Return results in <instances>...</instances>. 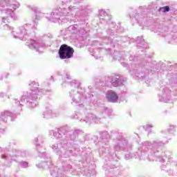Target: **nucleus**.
Returning <instances> with one entry per match:
<instances>
[{
  "label": "nucleus",
  "mask_w": 177,
  "mask_h": 177,
  "mask_svg": "<svg viewBox=\"0 0 177 177\" xmlns=\"http://www.w3.org/2000/svg\"><path fill=\"white\" fill-rule=\"evenodd\" d=\"M19 165L21 168H28V162L21 161L19 162Z\"/></svg>",
  "instance_id": "c85d7f7f"
},
{
  "label": "nucleus",
  "mask_w": 177,
  "mask_h": 177,
  "mask_svg": "<svg viewBox=\"0 0 177 177\" xmlns=\"http://www.w3.org/2000/svg\"><path fill=\"white\" fill-rule=\"evenodd\" d=\"M63 80L65 82H70V80H71V76L69 74H66L65 76L63 77Z\"/></svg>",
  "instance_id": "7c9ffc66"
},
{
  "label": "nucleus",
  "mask_w": 177,
  "mask_h": 177,
  "mask_svg": "<svg viewBox=\"0 0 177 177\" xmlns=\"http://www.w3.org/2000/svg\"><path fill=\"white\" fill-rule=\"evenodd\" d=\"M131 19H135L138 23V24H142L143 21L146 20V15L142 14V12H138V14L136 12L130 15Z\"/></svg>",
  "instance_id": "4be33fe9"
},
{
  "label": "nucleus",
  "mask_w": 177,
  "mask_h": 177,
  "mask_svg": "<svg viewBox=\"0 0 177 177\" xmlns=\"http://www.w3.org/2000/svg\"><path fill=\"white\" fill-rule=\"evenodd\" d=\"M74 117L75 120H78L80 122L88 124V125L100 122V118L93 113H87L86 115H84L81 113H77Z\"/></svg>",
  "instance_id": "1a4fd4ad"
},
{
  "label": "nucleus",
  "mask_w": 177,
  "mask_h": 177,
  "mask_svg": "<svg viewBox=\"0 0 177 177\" xmlns=\"http://www.w3.org/2000/svg\"><path fill=\"white\" fill-rule=\"evenodd\" d=\"M77 145L71 142L61 141L59 143H54L51 145V149L57 156H59V160L63 158H70L71 156L75 154Z\"/></svg>",
  "instance_id": "423d86ee"
},
{
  "label": "nucleus",
  "mask_w": 177,
  "mask_h": 177,
  "mask_svg": "<svg viewBox=\"0 0 177 177\" xmlns=\"http://www.w3.org/2000/svg\"><path fill=\"white\" fill-rule=\"evenodd\" d=\"M99 18L102 24H108L111 28L115 27V23L111 21V16L109 15L106 10H99Z\"/></svg>",
  "instance_id": "4468645a"
},
{
  "label": "nucleus",
  "mask_w": 177,
  "mask_h": 177,
  "mask_svg": "<svg viewBox=\"0 0 177 177\" xmlns=\"http://www.w3.org/2000/svg\"><path fill=\"white\" fill-rule=\"evenodd\" d=\"M111 82L113 86H121L124 84V77L120 75L113 76Z\"/></svg>",
  "instance_id": "5701e85b"
},
{
  "label": "nucleus",
  "mask_w": 177,
  "mask_h": 177,
  "mask_svg": "<svg viewBox=\"0 0 177 177\" xmlns=\"http://www.w3.org/2000/svg\"><path fill=\"white\" fill-rule=\"evenodd\" d=\"M171 90L168 87H163L160 90V93L159 94V102H164L165 103H168L171 102Z\"/></svg>",
  "instance_id": "f3484780"
},
{
  "label": "nucleus",
  "mask_w": 177,
  "mask_h": 177,
  "mask_svg": "<svg viewBox=\"0 0 177 177\" xmlns=\"http://www.w3.org/2000/svg\"><path fill=\"white\" fill-rule=\"evenodd\" d=\"M8 75H9V73H8V74L6 75V78H8Z\"/></svg>",
  "instance_id": "c9c22d12"
},
{
  "label": "nucleus",
  "mask_w": 177,
  "mask_h": 177,
  "mask_svg": "<svg viewBox=\"0 0 177 177\" xmlns=\"http://www.w3.org/2000/svg\"><path fill=\"white\" fill-rule=\"evenodd\" d=\"M28 85L30 90L21 95L20 101L15 100V104L18 106L19 110H21V107H23L24 104L29 109L37 107L38 105L37 100H38L42 95H46V92H50V88H49L50 84L49 83L43 84L44 88L37 87L39 86V85L35 81H30Z\"/></svg>",
  "instance_id": "20e7f679"
},
{
  "label": "nucleus",
  "mask_w": 177,
  "mask_h": 177,
  "mask_svg": "<svg viewBox=\"0 0 177 177\" xmlns=\"http://www.w3.org/2000/svg\"><path fill=\"white\" fill-rule=\"evenodd\" d=\"M171 68H174V71L167 74V79L169 85L174 86V85L177 84V65L171 66Z\"/></svg>",
  "instance_id": "a211bd4d"
},
{
  "label": "nucleus",
  "mask_w": 177,
  "mask_h": 177,
  "mask_svg": "<svg viewBox=\"0 0 177 177\" xmlns=\"http://www.w3.org/2000/svg\"><path fill=\"white\" fill-rule=\"evenodd\" d=\"M71 91L69 92V96L71 100V104L73 106H79L84 107L86 104V102H92L93 95L88 94L82 91L81 84L76 80L71 82Z\"/></svg>",
  "instance_id": "39448f33"
},
{
  "label": "nucleus",
  "mask_w": 177,
  "mask_h": 177,
  "mask_svg": "<svg viewBox=\"0 0 177 177\" xmlns=\"http://www.w3.org/2000/svg\"><path fill=\"white\" fill-rule=\"evenodd\" d=\"M173 39H175V38L173 37Z\"/></svg>",
  "instance_id": "ea45409f"
},
{
  "label": "nucleus",
  "mask_w": 177,
  "mask_h": 177,
  "mask_svg": "<svg viewBox=\"0 0 177 177\" xmlns=\"http://www.w3.org/2000/svg\"><path fill=\"white\" fill-rule=\"evenodd\" d=\"M59 115V112L56 111H53L52 107H48L46 109V111L43 112L44 118H55V117H57Z\"/></svg>",
  "instance_id": "aec40b11"
},
{
  "label": "nucleus",
  "mask_w": 177,
  "mask_h": 177,
  "mask_svg": "<svg viewBox=\"0 0 177 177\" xmlns=\"http://www.w3.org/2000/svg\"><path fill=\"white\" fill-rule=\"evenodd\" d=\"M0 177H6V176L0 175Z\"/></svg>",
  "instance_id": "4c0bfd02"
},
{
  "label": "nucleus",
  "mask_w": 177,
  "mask_h": 177,
  "mask_svg": "<svg viewBox=\"0 0 177 177\" xmlns=\"http://www.w3.org/2000/svg\"><path fill=\"white\" fill-rule=\"evenodd\" d=\"M117 168L115 165L109 166L108 164L103 166V169L106 171V174L109 172H113L112 169H115Z\"/></svg>",
  "instance_id": "a878e982"
},
{
  "label": "nucleus",
  "mask_w": 177,
  "mask_h": 177,
  "mask_svg": "<svg viewBox=\"0 0 177 177\" xmlns=\"http://www.w3.org/2000/svg\"><path fill=\"white\" fill-rule=\"evenodd\" d=\"M35 145L37 147V151H39V156L41 157L42 162H48L49 165L52 163V159L46 156L45 153V149L41 146V143H44L42 136H39L37 138L34 140Z\"/></svg>",
  "instance_id": "9b49d317"
},
{
  "label": "nucleus",
  "mask_w": 177,
  "mask_h": 177,
  "mask_svg": "<svg viewBox=\"0 0 177 177\" xmlns=\"http://www.w3.org/2000/svg\"><path fill=\"white\" fill-rule=\"evenodd\" d=\"M68 133L67 135L69 136L68 139H69L70 142L71 140H75V139H77V135H81L82 130L75 129L73 132H68Z\"/></svg>",
  "instance_id": "b1692460"
},
{
  "label": "nucleus",
  "mask_w": 177,
  "mask_h": 177,
  "mask_svg": "<svg viewBox=\"0 0 177 177\" xmlns=\"http://www.w3.org/2000/svg\"><path fill=\"white\" fill-rule=\"evenodd\" d=\"M71 6L68 8H57L53 10L49 17L45 16V13L41 12V10L37 6H28V8L35 12V20H39L42 17H46L53 23H71L75 21L80 16H86L88 10L80 8V3L71 1Z\"/></svg>",
  "instance_id": "7ed1b4c3"
},
{
  "label": "nucleus",
  "mask_w": 177,
  "mask_h": 177,
  "mask_svg": "<svg viewBox=\"0 0 177 177\" xmlns=\"http://www.w3.org/2000/svg\"><path fill=\"white\" fill-rule=\"evenodd\" d=\"M37 26L38 22L32 21L16 29L8 24H5L3 27L4 30L10 31L11 35L16 39L27 41L26 46L30 48V49L36 50L39 53H42L46 46H50V42H52L53 36L50 33H48L42 37V40L32 39L31 37H34Z\"/></svg>",
  "instance_id": "f03ea898"
},
{
  "label": "nucleus",
  "mask_w": 177,
  "mask_h": 177,
  "mask_svg": "<svg viewBox=\"0 0 177 177\" xmlns=\"http://www.w3.org/2000/svg\"><path fill=\"white\" fill-rule=\"evenodd\" d=\"M10 120V121H14L15 118H16V114L12 113V112L9 111H6L1 113L0 115V122H8V120Z\"/></svg>",
  "instance_id": "6ab92c4d"
},
{
  "label": "nucleus",
  "mask_w": 177,
  "mask_h": 177,
  "mask_svg": "<svg viewBox=\"0 0 177 177\" xmlns=\"http://www.w3.org/2000/svg\"><path fill=\"white\" fill-rule=\"evenodd\" d=\"M106 97L108 102L111 103H117L118 101V95L114 91H109L106 93Z\"/></svg>",
  "instance_id": "412c9836"
},
{
  "label": "nucleus",
  "mask_w": 177,
  "mask_h": 177,
  "mask_svg": "<svg viewBox=\"0 0 177 177\" xmlns=\"http://www.w3.org/2000/svg\"><path fill=\"white\" fill-rule=\"evenodd\" d=\"M140 64H133V70L130 71L131 74H136L138 78L146 80V77L149 74H153L154 71H156V68L151 67L150 69H147L145 71H143L142 72H140L139 70H140Z\"/></svg>",
  "instance_id": "f8f14e48"
},
{
  "label": "nucleus",
  "mask_w": 177,
  "mask_h": 177,
  "mask_svg": "<svg viewBox=\"0 0 177 177\" xmlns=\"http://www.w3.org/2000/svg\"><path fill=\"white\" fill-rule=\"evenodd\" d=\"M20 8V3L16 0H0V15L2 17L3 23H9L10 19H13L15 11Z\"/></svg>",
  "instance_id": "0eeeda50"
},
{
  "label": "nucleus",
  "mask_w": 177,
  "mask_h": 177,
  "mask_svg": "<svg viewBox=\"0 0 177 177\" xmlns=\"http://www.w3.org/2000/svg\"><path fill=\"white\" fill-rule=\"evenodd\" d=\"M68 31L71 34H75L77 37H82L86 34V30L82 25L75 24L71 25L68 28Z\"/></svg>",
  "instance_id": "dca6fc26"
},
{
  "label": "nucleus",
  "mask_w": 177,
  "mask_h": 177,
  "mask_svg": "<svg viewBox=\"0 0 177 177\" xmlns=\"http://www.w3.org/2000/svg\"><path fill=\"white\" fill-rule=\"evenodd\" d=\"M106 39H108V40L110 39V37H106Z\"/></svg>",
  "instance_id": "e433bc0d"
},
{
  "label": "nucleus",
  "mask_w": 177,
  "mask_h": 177,
  "mask_svg": "<svg viewBox=\"0 0 177 177\" xmlns=\"http://www.w3.org/2000/svg\"><path fill=\"white\" fill-rule=\"evenodd\" d=\"M111 45H113V41L112 42H110Z\"/></svg>",
  "instance_id": "58836bf2"
},
{
  "label": "nucleus",
  "mask_w": 177,
  "mask_h": 177,
  "mask_svg": "<svg viewBox=\"0 0 177 177\" xmlns=\"http://www.w3.org/2000/svg\"><path fill=\"white\" fill-rule=\"evenodd\" d=\"M0 97H5V93H3V92L0 93Z\"/></svg>",
  "instance_id": "473e14b6"
},
{
  "label": "nucleus",
  "mask_w": 177,
  "mask_h": 177,
  "mask_svg": "<svg viewBox=\"0 0 177 177\" xmlns=\"http://www.w3.org/2000/svg\"><path fill=\"white\" fill-rule=\"evenodd\" d=\"M58 53L62 59H71L74 56V48L67 44H62Z\"/></svg>",
  "instance_id": "ddd939ff"
},
{
  "label": "nucleus",
  "mask_w": 177,
  "mask_h": 177,
  "mask_svg": "<svg viewBox=\"0 0 177 177\" xmlns=\"http://www.w3.org/2000/svg\"><path fill=\"white\" fill-rule=\"evenodd\" d=\"M133 62H136V57H134V58L133 59Z\"/></svg>",
  "instance_id": "72a5a7b5"
},
{
  "label": "nucleus",
  "mask_w": 177,
  "mask_h": 177,
  "mask_svg": "<svg viewBox=\"0 0 177 177\" xmlns=\"http://www.w3.org/2000/svg\"><path fill=\"white\" fill-rule=\"evenodd\" d=\"M136 42L138 45H143L145 44V39L142 37H138Z\"/></svg>",
  "instance_id": "cd10ccee"
},
{
  "label": "nucleus",
  "mask_w": 177,
  "mask_h": 177,
  "mask_svg": "<svg viewBox=\"0 0 177 177\" xmlns=\"http://www.w3.org/2000/svg\"><path fill=\"white\" fill-rule=\"evenodd\" d=\"M23 157L26 158L27 157V151H17V150H13L8 151V153H5L4 155L1 156V158H3L4 160H7L8 161H13L16 160V157Z\"/></svg>",
  "instance_id": "2eb2a0df"
},
{
  "label": "nucleus",
  "mask_w": 177,
  "mask_h": 177,
  "mask_svg": "<svg viewBox=\"0 0 177 177\" xmlns=\"http://www.w3.org/2000/svg\"><path fill=\"white\" fill-rule=\"evenodd\" d=\"M136 136L139 139V136L138 134H136Z\"/></svg>",
  "instance_id": "f704fd0d"
},
{
  "label": "nucleus",
  "mask_w": 177,
  "mask_h": 177,
  "mask_svg": "<svg viewBox=\"0 0 177 177\" xmlns=\"http://www.w3.org/2000/svg\"><path fill=\"white\" fill-rule=\"evenodd\" d=\"M109 139L110 134H109V132H100L98 153L100 156L106 162L118 161L120 158L117 156L115 151H125V160L139 158L140 160H148V161H159V162L163 163L162 169H164L165 167V162H169L171 157L167 153L162 152L158 155V148L167 145L168 140L165 141L155 140L152 142L149 141L143 142L138 147V151L133 154L131 153L133 145L124 137V133L121 132L115 133V138L112 140L113 149L109 146Z\"/></svg>",
  "instance_id": "f257e3e1"
},
{
  "label": "nucleus",
  "mask_w": 177,
  "mask_h": 177,
  "mask_svg": "<svg viewBox=\"0 0 177 177\" xmlns=\"http://www.w3.org/2000/svg\"><path fill=\"white\" fill-rule=\"evenodd\" d=\"M122 55H124V52L122 51H114L113 59H115V60H122Z\"/></svg>",
  "instance_id": "393cba45"
},
{
  "label": "nucleus",
  "mask_w": 177,
  "mask_h": 177,
  "mask_svg": "<svg viewBox=\"0 0 177 177\" xmlns=\"http://www.w3.org/2000/svg\"><path fill=\"white\" fill-rule=\"evenodd\" d=\"M160 10L162 11V12H169V6H166L163 8H160Z\"/></svg>",
  "instance_id": "2f4dec72"
},
{
  "label": "nucleus",
  "mask_w": 177,
  "mask_h": 177,
  "mask_svg": "<svg viewBox=\"0 0 177 177\" xmlns=\"http://www.w3.org/2000/svg\"><path fill=\"white\" fill-rule=\"evenodd\" d=\"M145 131L148 132V133H151V128H153V124H147L143 126Z\"/></svg>",
  "instance_id": "bb28decb"
},
{
  "label": "nucleus",
  "mask_w": 177,
  "mask_h": 177,
  "mask_svg": "<svg viewBox=\"0 0 177 177\" xmlns=\"http://www.w3.org/2000/svg\"><path fill=\"white\" fill-rule=\"evenodd\" d=\"M36 167H37V168H50V175L53 177H64V175L67 174L66 171L73 174V166L68 163H64L63 169H57V167H54V169H52V163L49 165L48 162L36 165Z\"/></svg>",
  "instance_id": "6e6552de"
},
{
  "label": "nucleus",
  "mask_w": 177,
  "mask_h": 177,
  "mask_svg": "<svg viewBox=\"0 0 177 177\" xmlns=\"http://www.w3.org/2000/svg\"><path fill=\"white\" fill-rule=\"evenodd\" d=\"M103 113L104 114H107V115H109V117L111 115V109H109V108H104V111Z\"/></svg>",
  "instance_id": "c756f323"
},
{
  "label": "nucleus",
  "mask_w": 177,
  "mask_h": 177,
  "mask_svg": "<svg viewBox=\"0 0 177 177\" xmlns=\"http://www.w3.org/2000/svg\"><path fill=\"white\" fill-rule=\"evenodd\" d=\"M48 133L50 136L53 135L55 139L61 140V142H70L69 136H68V132H67L65 127L50 130Z\"/></svg>",
  "instance_id": "9d476101"
}]
</instances>
